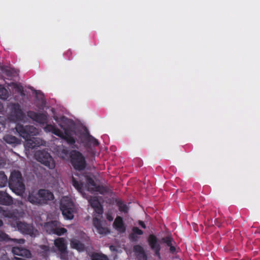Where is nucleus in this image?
I'll return each mask as SVG.
<instances>
[{"label": "nucleus", "mask_w": 260, "mask_h": 260, "mask_svg": "<svg viewBox=\"0 0 260 260\" xmlns=\"http://www.w3.org/2000/svg\"><path fill=\"white\" fill-rule=\"evenodd\" d=\"M60 126L63 129V136L61 139L64 140L69 144L72 146V148H74L75 145V140L74 137L75 132L74 129L75 124L73 120L67 119L64 116L60 118Z\"/></svg>", "instance_id": "1"}, {"label": "nucleus", "mask_w": 260, "mask_h": 260, "mask_svg": "<svg viewBox=\"0 0 260 260\" xmlns=\"http://www.w3.org/2000/svg\"><path fill=\"white\" fill-rule=\"evenodd\" d=\"M10 188L16 194L21 195L24 192L25 185L21 173L18 171L12 172L9 181Z\"/></svg>", "instance_id": "2"}, {"label": "nucleus", "mask_w": 260, "mask_h": 260, "mask_svg": "<svg viewBox=\"0 0 260 260\" xmlns=\"http://www.w3.org/2000/svg\"><path fill=\"white\" fill-rule=\"evenodd\" d=\"M72 182L75 187L82 194L83 197L88 200L90 205L94 209V212L99 215H102L104 212V209L103 206L99 200L98 197L96 196H90L89 198L86 197V194L82 192L81 191L83 184L82 183H79L74 177L72 178Z\"/></svg>", "instance_id": "3"}, {"label": "nucleus", "mask_w": 260, "mask_h": 260, "mask_svg": "<svg viewBox=\"0 0 260 260\" xmlns=\"http://www.w3.org/2000/svg\"><path fill=\"white\" fill-rule=\"evenodd\" d=\"M34 156L37 161L48 167L49 169H52L55 168V161L50 153L47 151H37Z\"/></svg>", "instance_id": "4"}, {"label": "nucleus", "mask_w": 260, "mask_h": 260, "mask_svg": "<svg viewBox=\"0 0 260 260\" xmlns=\"http://www.w3.org/2000/svg\"><path fill=\"white\" fill-rule=\"evenodd\" d=\"M9 110L8 118L13 122L22 120L24 114L21 109L20 106L18 103H10L8 105Z\"/></svg>", "instance_id": "5"}, {"label": "nucleus", "mask_w": 260, "mask_h": 260, "mask_svg": "<svg viewBox=\"0 0 260 260\" xmlns=\"http://www.w3.org/2000/svg\"><path fill=\"white\" fill-rule=\"evenodd\" d=\"M60 209L62 214L67 219L73 218L75 207L71 199L67 197L62 198L60 201Z\"/></svg>", "instance_id": "6"}, {"label": "nucleus", "mask_w": 260, "mask_h": 260, "mask_svg": "<svg viewBox=\"0 0 260 260\" xmlns=\"http://www.w3.org/2000/svg\"><path fill=\"white\" fill-rule=\"evenodd\" d=\"M70 157L71 164L76 170L81 171L85 168L86 163L85 158L80 152L72 150L70 153Z\"/></svg>", "instance_id": "7"}, {"label": "nucleus", "mask_w": 260, "mask_h": 260, "mask_svg": "<svg viewBox=\"0 0 260 260\" xmlns=\"http://www.w3.org/2000/svg\"><path fill=\"white\" fill-rule=\"evenodd\" d=\"M16 132L19 135L27 140L31 136H36L39 134V130L33 125L24 126L21 124H17L15 127Z\"/></svg>", "instance_id": "8"}, {"label": "nucleus", "mask_w": 260, "mask_h": 260, "mask_svg": "<svg viewBox=\"0 0 260 260\" xmlns=\"http://www.w3.org/2000/svg\"><path fill=\"white\" fill-rule=\"evenodd\" d=\"M148 242L151 249L155 252V254L158 256L159 259L161 258L159 251L160 250V246L158 243L156 237L151 234L148 238Z\"/></svg>", "instance_id": "9"}, {"label": "nucleus", "mask_w": 260, "mask_h": 260, "mask_svg": "<svg viewBox=\"0 0 260 260\" xmlns=\"http://www.w3.org/2000/svg\"><path fill=\"white\" fill-rule=\"evenodd\" d=\"M45 145V142L39 138L33 137L26 140L25 146L28 148L34 149L40 146Z\"/></svg>", "instance_id": "10"}, {"label": "nucleus", "mask_w": 260, "mask_h": 260, "mask_svg": "<svg viewBox=\"0 0 260 260\" xmlns=\"http://www.w3.org/2000/svg\"><path fill=\"white\" fill-rule=\"evenodd\" d=\"M133 251L138 260H147V254L144 249L141 245H135Z\"/></svg>", "instance_id": "11"}, {"label": "nucleus", "mask_w": 260, "mask_h": 260, "mask_svg": "<svg viewBox=\"0 0 260 260\" xmlns=\"http://www.w3.org/2000/svg\"><path fill=\"white\" fill-rule=\"evenodd\" d=\"M17 228L19 231L23 233L29 234L31 236L35 235L34 233L33 228L25 223L22 222H18L17 223Z\"/></svg>", "instance_id": "12"}, {"label": "nucleus", "mask_w": 260, "mask_h": 260, "mask_svg": "<svg viewBox=\"0 0 260 260\" xmlns=\"http://www.w3.org/2000/svg\"><path fill=\"white\" fill-rule=\"evenodd\" d=\"M27 116L40 123H44L46 122V116L44 114L37 113L33 111H28Z\"/></svg>", "instance_id": "13"}, {"label": "nucleus", "mask_w": 260, "mask_h": 260, "mask_svg": "<svg viewBox=\"0 0 260 260\" xmlns=\"http://www.w3.org/2000/svg\"><path fill=\"white\" fill-rule=\"evenodd\" d=\"M58 224L59 223L57 221H51L45 223L44 227L46 232L49 234H59V233L56 232L57 231Z\"/></svg>", "instance_id": "14"}, {"label": "nucleus", "mask_w": 260, "mask_h": 260, "mask_svg": "<svg viewBox=\"0 0 260 260\" xmlns=\"http://www.w3.org/2000/svg\"><path fill=\"white\" fill-rule=\"evenodd\" d=\"M12 252L14 255L21 256L26 258H30L31 257L30 251L26 249L15 247L12 249Z\"/></svg>", "instance_id": "15"}, {"label": "nucleus", "mask_w": 260, "mask_h": 260, "mask_svg": "<svg viewBox=\"0 0 260 260\" xmlns=\"http://www.w3.org/2000/svg\"><path fill=\"white\" fill-rule=\"evenodd\" d=\"M93 224L98 230L100 234H107L109 233V230L103 226L101 221L97 217H94L93 219Z\"/></svg>", "instance_id": "16"}, {"label": "nucleus", "mask_w": 260, "mask_h": 260, "mask_svg": "<svg viewBox=\"0 0 260 260\" xmlns=\"http://www.w3.org/2000/svg\"><path fill=\"white\" fill-rule=\"evenodd\" d=\"M39 192L43 204L46 203L47 201H51L54 199L52 193L48 190L40 189Z\"/></svg>", "instance_id": "17"}, {"label": "nucleus", "mask_w": 260, "mask_h": 260, "mask_svg": "<svg viewBox=\"0 0 260 260\" xmlns=\"http://www.w3.org/2000/svg\"><path fill=\"white\" fill-rule=\"evenodd\" d=\"M3 140L7 143L12 144L14 146L21 144V140L11 135H6L4 136Z\"/></svg>", "instance_id": "18"}, {"label": "nucleus", "mask_w": 260, "mask_h": 260, "mask_svg": "<svg viewBox=\"0 0 260 260\" xmlns=\"http://www.w3.org/2000/svg\"><path fill=\"white\" fill-rule=\"evenodd\" d=\"M82 140L83 142L89 145H98L99 144L98 141L90 136L87 131L82 134Z\"/></svg>", "instance_id": "19"}, {"label": "nucleus", "mask_w": 260, "mask_h": 260, "mask_svg": "<svg viewBox=\"0 0 260 260\" xmlns=\"http://www.w3.org/2000/svg\"><path fill=\"white\" fill-rule=\"evenodd\" d=\"M28 200L31 203L36 205L43 204L39 191L36 193L29 194L28 197Z\"/></svg>", "instance_id": "20"}, {"label": "nucleus", "mask_w": 260, "mask_h": 260, "mask_svg": "<svg viewBox=\"0 0 260 260\" xmlns=\"http://www.w3.org/2000/svg\"><path fill=\"white\" fill-rule=\"evenodd\" d=\"M56 155L62 159H67L68 158V151L63 147H57L54 149Z\"/></svg>", "instance_id": "21"}, {"label": "nucleus", "mask_w": 260, "mask_h": 260, "mask_svg": "<svg viewBox=\"0 0 260 260\" xmlns=\"http://www.w3.org/2000/svg\"><path fill=\"white\" fill-rule=\"evenodd\" d=\"M54 244L56 247H58L59 251L63 254L66 251V247L64 243V240L63 239L59 238L54 241Z\"/></svg>", "instance_id": "22"}, {"label": "nucleus", "mask_w": 260, "mask_h": 260, "mask_svg": "<svg viewBox=\"0 0 260 260\" xmlns=\"http://www.w3.org/2000/svg\"><path fill=\"white\" fill-rule=\"evenodd\" d=\"M0 198L3 199L2 203L6 205H9L13 203L12 198L9 196L7 193H1Z\"/></svg>", "instance_id": "23"}, {"label": "nucleus", "mask_w": 260, "mask_h": 260, "mask_svg": "<svg viewBox=\"0 0 260 260\" xmlns=\"http://www.w3.org/2000/svg\"><path fill=\"white\" fill-rule=\"evenodd\" d=\"M71 245L72 248L79 251H82L84 249V245L77 239H72L71 241Z\"/></svg>", "instance_id": "24"}, {"label": "nucleus", "mask_w": 260, "mask_h": 260, "mask_svg": "<svg viewBox=\"0 0 260 260\" xmlns=\"http://www.w3.org/2000/svg\"><path fill=\"white\" fill-rule=\"evenodd\" d=\"M114 224L115 225L118 230L121 232L125 231V228L123 226L122 218L121 217H117L114 221Z\"/></svg>", "instance_id": "25"}, {"label": "nucleus", "mask_w": 260, "mask_h": 260, "mask_svg": "<svg viewBox=\"0 0 260 260\" xmlns=\"http://www.w3.org/2000/svg\"><path fill=\"white\" fill-rule=\"evenodd\" d=\"M45 129L47 131L51 132L55 135L59 136L61 138V137L63 136L62 132L58 128H55V127L52 125H47L45 127Z\"/></svg>", "instance_id": "26"}, {"label": "nucleus", "mask_w": 260, "mask_h": 260, "mask_svg": "<svg viewBox=\"0 0 260 260\" xmlns=\"http://www.w3.org/2000/svg\"><path fill=\"white\" fill-rule=\"evenodd\" d=\"M117 205L119 208L120 211L127 213L128 211V207L126 205L124 204L123 202L120 200H116Z\"/></svg>", "instance_id": "27"}, {"label": "nucleus", "mask_w": 260, "mask_h": 260, "mask_svg": "<svg viewBox=\"0 0 260 260\" xmlns=\"http://www.w3.org/2000/svg\"><path fill=\"white\" fill-rule=\"evenodd\" d=\"M88 190L90 191H98L101 194H104L107 192V189L103 186H96L94 187H88Z\"/></svg>", "instance_id": "28"}, {"label": "nucleus", "mask_w": 260, "mask_h": 260, "mask_svg": "<svg viewBox=\"0 0 260 260\" xmlns=\"http://www.w3.org/2000/svg\"><path fill=\"white\" fill-rule=\"evenodd\" d=\"M92 260H108L107 257L103 254L94 253L91 256Z\"/></svg>", "instance_id": "29"}, {"label": "nucleus", "mask_w": 260, "mask_h": 260, "mask_svg": "<svg viewBox=\"0 0 260 260\" xmlns=\"http://www.w3.org/2000/svg\"><path fill=\"white\" fill-rule=\"evenodd\" d=\"M8 182L6 175L3 172H0V187L5 186Z\"/></svg>", "instance_id": "30"}, {"label": "nucleus", "mask_w": 260, "mask_h": 260, "mask_svg": "<svg viewBox=\"0 0 260 260\" xmlns=\"http://www.w3.org/2000/svg\"><path fill=\"white\" fill-rule=\"evenodd\" d=\"M0 213H2L4 216L8 218H12L14 216L13 212L5 210L1 207H0Z\"/></svg>", "instance_id": "31"}, {"label": "nucleus", "mask_w": 260, "mask_h": 260, "mask_svg": "<svg viewBox=\"0 0 260 260\" xmlns=\"http://www.w3.org/2000/svg\"><path fill=\"white\" fill-rule=\"evenodd\" d=\"M84 176L86 180V183H87V185L88 186V187H94L95 186L96 184H95L94 181H93V180L86 174H85Z\"/></svg>", "instance_id": "32"}, {"label": "nucleus", "mask_w": 260, "mask_h": 260, "mask_svg": "<svg viewBox=\"0 0 260 260\" xmlns=\"http://www.w3.org/2000/svg\"><path fill=\"white\" fill-rule=\"evenodd\" d=\"M0 97L6 100L8 97V92L2 85H0Z\"/></svg>", "instance_id": "33"}, {"label": "nucleus", "mask_w": 260, "mask_h": 260, "mask_svg": "<svg viewBox=\"0 0 260 260\" xmlns=\"http://www.w3.org/2000/svg\"><path fill=\"white\" fill-rule=\"evenodd\" d=\"M171 238L170 237H167L165 238H162L160 240V242L165 243L167 244L168 246H170L171 244Z\"/></svg>", "instance_id": "34"}, {"label": "nucleus", "mask_w": 260, "mask_h": 260, "mask_svg": "<svg viewBox=\"0 0 260 260\" xmlns=\"http://www.w3.org/2000/svg\"><path fill=\"white\" fill-rule=\"evenodd\" d=\"M10 240L8 236L3 232L0 231V241Z\"/></svg>", "instance_id": "35"}, {"label": "nucleus", "mask_w": 260, "mask_h": 260, "mask_svg": "<svg viewBox=\"0 0 260 260\" xmlns=\"http://www.w3.org/2000/svg\"><path fill=\"white\" fill-rule=\"evenodd\" d=\"M132 232L135 233V234H138L139 235H141L143 233V231L137 227H134L132 229Z\"/></svg>", "instance_id": "36"}, {"label": "nucleus", "mask_w": 260, "mask_h": 260, "mask_svg": "<svg viewBox=\"0 0 260 260\" xmlns=\"http://www.w3.org/2000/svg\"><path fill=\"white\" fill-rule=\"evenodd\" d=\"M129 238L132 241H136L138 239V237L135 234V233L132 232L129 235Z\"/></svg>", "instance_id": "37"}, {"label": "nucleus", "mask_w": 260, "mask_h": 260, "mask_svg": "<svg viewBox=\"0 0 260 260\" xmlns=\"http://www.w3.org/2000/svg\"><path fill=\"white\" fill-rule=\"evenodd\" d=\"M58 233H59V234H56L58 235H60L61 234H63L65 232H66L67 230L64 228H59V225H58V229L57 230Z\"/></svg>", "instance_id": "38"}, {"label": "nucleus", "mask_w": 260, "mask_h": 260, "mask_svg": "<svg viewBox=\"0 0 260 260\" xmlns=\"http://www.w3.org/2000/svg\"><path fill=\"white\" fill-rule=\"evenodd\" d=\"M9 85L10 86H12V87H13L14 88H15V89H16V88H17V87H18L17 86H18L19 85L17 84H16V83H15L12 82V83H11L9 84Z\"/></svg>", "instance_id": "39"}, {"label": "nucleus", "mask_w": 260, "mask_h": 260, "mask_svg": "<svg viewBox=\"0 0 260 260\" xmlns=\"http://www.w3.org/2000/svg\"><path fill=\"white\" fill-rule=\"evenodd\" d=\"M169 246L170 251L172 253H174L176 251L175 247L172 245V243L171 244V245Z\"/></svg>", "instance_id": "40"}, {"label": "nucleus", "mask_w": 260, "mask_h": 260, "mask_svg": "<svg viewBox=\"0 0 260 260\" xmlns=\"http://www.w3.org/2000/svg\"><path fill=\"white\" fill-rule=\"evenodd\" d=\"M17 87H17L16 89L18 92H20L21 91L23 90V87L21 85H19Z\"/></svg>", "instance_id": "41"}, {"label": "nucleus", "mask_w": 260, "mask_h": 260, "mask_svg": "<svg viewBox=\"0 0 260 260\" xmlns=\"http://www.w3.org/2000/svg\"><path fill=\"white\" fill-rule=\"evenodd\" d=\"M139 223L143 228H144V229L146 228V225H145V223H144L143 221L140 220L139 221Z\"/></svg>", "instance_id": "42"}, {"label": "nucleus", "mask_w": 260, "mask_h": 260, "mask_svg": "<svg viewBox=\"0 0 260 260\" xmlns=\"http://www.w3.org/2000/svg\"><path fill=\"white\" fill-rule=\"evenodd\" d=\"M40 247L44 251H47L48 250V247L45 245H41Z\"/></svg>", "instance_id": "43"}, {"label": "nucleus", "mask_w": 260, "mask_h": 260, "mask_svg": "<svg viewBox=\"0 0 260 260\" xmlns=\"http://www.w3.org/2000/svg\"><path fill=\"white\" fill-rule=\"evenodd\" d=\"M107 218L108 220H109L110 221H111V220H113L112 217L111 215H110L109 214L107 215Z\"/></svg>", "instance_id": "44"}, {"label": "nucleus", "mask_w": 260, "mask_h": 260, "mask_svg": "<svg viewBox=\"0 0 260 260\" xmlns=\"http://www.w3.org/2000/svg\"><path fill=\"white\" fill-rule=\"evenodd\" d=\"M110 249L111 250H112V251H115L116 250V249H115V247L114 246H112V245L110 246Z\"/></svg>", "instance_id": "45"}, {"label": "nucleus", "mask_w": 260, "mask_h": 260, "mask_svg": "<svg viewBox=\"0 0 260 260\" xmlns=\"http://www.w3.org/2000/svg\"><path fill=\"white\" fill-rule=\"evenodd\" d=\"M20 95H21V96H25V93H24V90H22V91H21L20 92Z\"/></svg>", "instance_id": "46"}, {"label": "nucleus", "mask_w": 260, "mask_h": 260, "mask_svg": "<svg viewBox=\"0 0 260 260\" xmlns=\"http://www.w3.org/2000/svg\"><path fill=\"white\" fill-rule=\"evenodd\" d=\"M19 243H23L24 242V240L22 239H20L18 240Z\"/></svg>", "instance_id": "47"}, {"label": "nucleus", "mask_w": 260, "mask_h": 260, "mask_svg": "<svg viewBox=\"0 0 260 260\" xmlns=\"http://www.w3.org/2000/svg\"><path fill=\"white\" fill-rule=\"evenodd\" d=\"M0 260H8L6 257H3L0 258Z\"/></svg>", "instance_id": "48"}, {"label": "nucleus", "mask_w": 260, "mask_h": 260, "mask_svg": "<svg viewBox=\"0 0 260 260\" xmlns=\"http://www.w3.org/2000/svg\"><path fill=\"white\" fill-rule=\"evenodd\" d=\"M3 225V222L1 219H0V227L2 226Z\"/></svg>", "instance_id": "49"}]
</instances>
